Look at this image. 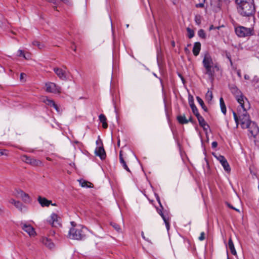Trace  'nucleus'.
<instances>
[{"mask_svg": "<svg viewBox=\"0 0 259 259\" xmlns=\"http://www.w3.org/2000/svg\"><path fill=\"white\" fill-rule=\"evenodd\" d=\"M201 127L203 128V130H204L205 132H207V130H208V129H209V126L208 125V124H207V126H204V125H203V126H202Z\"/></svg>", "mask_w": 259, "mask_h": 259, "instance_id": "c03bdc74", "label": "nucleus"}, {"mask_svg": "<svg viewBox=\"0 0 259 259\" xmlns=\"http://www.w3.org/2000/svg\"><path fill=\"white\" fill-rule=\"evenodd\" d=\"M42 101L47 105L53 107L57 111L59 112V108L54 101L49 99L47 97H44Z\"/></svg>", "mask_w": 259, "mask_h": 259, "instance_id": "2eb2a0df", "label": "nucleus"}, {"mask_svg": "<svg viewBox=\"0 0 259 259\" xmlns=\"http://www.w3.org/2000/svg\"><path fill=\"white\" fill-rule=\"evenodd\" d=\"M46 1L49 3H53L54 5L58 4V0H46Z\"/></svg>", "mask_w": 259, "mask_h": 259, "instance_id": "79ce46f5", "label": "nucleus"}, {"mask_svg": "<svg viewBox=\"0 0 259 259\" xmlns=\"http://www.w3.org/2000/svg\"><path fill=\"white\" fill-rule=\"evenodd\" d=\"M236 34L239 37H245L254 35L253 28H247L242 26H236L235 28Z\"/></svg>", "mask_w": 259, "mask_h": 259, "instance_id": "39448f33", "label": "nucleus"}, {"mask_svg": "<svg viewBox=\"0 0 259 259\" xmlns=\"http://www.w3.org/2000/svg\"><path fill=\"white\" fill-rule=\"evenodd\" d=\"M220 107L221 108L222 112L224 114H226V111H227L226 107L225 104V102L224 101L223 98H221L220 99Z\"/></svg>", "mask_w": 259, "mask_h": 259, "instance_id": "5701e85b", "label": "nucleus"}, {"mask_svg": "<svg viewBox=\"0 0 259 259\" xmlns=\"http://www.w3.org/2000/svg\"><path fill=\"white\" fill-rule=\"evenodd\" d=\"M18 56L19 57H23L26 59H28V57H26V54L24 53V52L21 50H19L18 51Z\"/></svg>", "mask_w": 259, "mask_h": 259, "instance_id": "c9c22d12", "label": "nucleus"}, {"mask_svg": "<svg viewBox=\"0 0 259 259\" xmlns=\"http://www.w3.org/2000/svg\"><path fill=\"white\" fill-rule=\"evenodd\" d=\"M197 118L198 119V121L199 122V124L200 126H202L203 125L207 126V123L206 122V121H205L204 118L202 116L200 115L198 117H197Z\"/></svg>", "mask_w": 259, "mask_h": 259, "instance_id": "393cba45", "label": "nucleus"}, {"mask_svg": "<svg viewBox=\"0 0 259 259\" xmlns=\"http://www.w3.org/2000/svg\"><path fill=\"white\" fill-rule=\"evenodd\" d=\"M42 242L43 244H44L46 246H47L49 248H52L54 246V243L51 241V240L47 238H43L42 240Z\"/></svg>", "mask_w": 259, "mask_h": 259, "instance_id": "4be33fe9", "label": "nucleus"}, {"mask_svg": "<svg viewBox=\"0 0 259 259\" xmlns=\"http://www.w3.org/2000/svg\"><path fill=\"white\" fill-rule=\"evenodd\" d=\"M201 50V44L199 42H196L194 45L193 48V53L194 56H197L199 55Z\"/></svg>", "mask_w": 259, "mask_h": 259, "instance_id": "a211bd4d", "label": "nucleus"}, {"mask_svg": "<svg viewBox=\"0 0 259 259\" xmlns=\"http://www.w3.org/2000/svg\"><path fill=\"white\" fill-rule=\"evenodd\" d=\"M72 227L69 231L68 235L70 238L80 240L86 237L88 230L81 225H76L74 222H71Z\"/></svg>", "mask_w": 259, "mask_h": 259, "instance_id": "20e7f679", "label": "nucleus"}, {"mask_svg": "<svg viewBox=\"0 0 259 259\" xmlns=\"http://www.w3.org/2000/svg\"><path fill=\"white\" fill-rule=\"evenodd\" d=\"M17 201L14 200V199H11L10 200H9V202L11 204H13L14 205L15 204L16 202H17Z\"/></svg>", "mask_w": 259, "mask_h": 259, "instance_id": "a18cd8bd", "label": "nucleus"}, {"mask_svg": "<svg viewBox=\"0 0 259 259\" xmlns=\"http://www.w3.org/2000/svg\"><path fill=\"white\" fill-rule=\"evenodd\" d=\"M203 3H205V0H203Z\"/></svg>", "mask_w": 259, "mask_h": 259, "instance_id": "052dcab7", "label": "nucleus"}, {"mask_svg": "<svg viewBox=\"0 0 259 259\" xmlns=\"http://www.w3.org/2000/svg\"><path fill=\"white\" fill-rule=\"evenodd\" d=\"M38 201L42 207L49 206L51 204V201L47 199L46 198L39 196Z\"/></svg>", "mask_w": 259, "mask_h": 259, "instance_id": "dca6fc26", "label": "nucleus"}, {"mask_svg": "<svg viewBox=\"0 0 259 259\" xmlns=\"http://www.w3.org/2000/svg\"><path fill=\"white\" fill-rule=\"evenodd\" d=\"M51 204L52 205H53V206H56V205H57V204H56V203H52V202H51Z\"/></svg>", "mask_w": 259, "mask_h": 259, "instance_id": "13d9d810", "label": "nucleus"}, {"mask_svg": "<svg viewBox=\"0 0 259 259\" xmlns=\"http://www.w3.org/2000/svg\"><path fill=\"white\" fill-rule=\"evenodd\" d=\"M188 120H189V121H190V122H193V120H192V117H191V116H190V117H189V119H188Z\"/></svg>", "mask_w": 259, "mask_h": 259, "instance_id": "864d4df0", "label": "nucleus"}, {"mask_svg": "<svg viewBox=\"0 0 259 259\" xmlns=\"http://www.w3.org/2000/svg\"><path fill=\"white\" fill-rule=\"evenodd\" d=\"M205 239V233L204 232H202L200 234V236L199 237V240L200 241H203Z\"/></svg>", "mask_w": 259, "mask_h": 259, "instance_id": "58836bf2", "label": "nucleus"}, {"mask_svg": "<svg viewBox=\"0 0 259 259\" xmlns=\"http://www.w3.org/2000/svg\"><path fill=\"white\" fill-rule=\"evenodd\" d=\"M18 194L24 202L29 203L30 202V198L29 195L23 191L18 192Z\"/></svg>", "mask_w": 259, "mask_h": 259, "instance_id": "f3484780", "label": "nucleus"}, {"mask_svg": "<svg viewBox=\"0 0 259 259\" xmlns=\"http://www.w3.org/2000/svg\"><path fill=\"white\" fill-rule=\"evenodd\" d=\"M231 92L235 96L236 99L239 104V106L245 104L246 101H248L247 99L245 98L241 92L236 86H232L230 88Z\"/></svg>", "mask_w": 259, "mask_h": 259, "instance_id": "423d86ee", "label": "nucleus"}, {"mask_svg": "<svg viewBox=\"0 0 259 259\" xmlns=\"http://www.w3.org/2000/svg\"><path fill=\"white\" fill-rule=\"evenodd\" d=\"M119 160H120V162L121 164H123L125 162V161H124V160L123 159V158L122 157V155L121 154V151H120V153H119Z\"/></svg>", "mask_w": 259, "mask_h": 259, "instance_id": "4c0bfd02", "label": "nucleus"}, {"mask_svg": "<svg viewBox=\"0 0 259 259\" xmlns=\"http://www.w3.org/2000/svg\"><path fill=\"white\" fill-rule=\"evenodd\" d=\"M156 199H157V201H158V203H159V204H160V205L161 207L162 208H163V207H162V205H161V203H160V198H159V197L158 196H157Z\"/></svg>", "mask_w": 259, "mask_h": 259, "instance_id": "09e8293b", "label": "nucleus"}, {"mask_svg": "<svg viewBox=\"0 0 259 259\" xmlns=\"http://www.w3.org/2000/svg\"><path fill=\"white\" fill-rule=\"evenodd\" d=\"M4 155H7V154L4 153V151L0 150V156Z\"/></svg>", "mask_w": 259, "mask_h": 259, "instance_id": "8fccbe9b", "label": "nucleus"}, {"mask_svg": "<svg viewBox=\"0 0 259 259\" xmlns=\"http://www.w3.org/2000/svg\"><path fill=\"white\" fill-rule=\"evenodd\" d=\"M228 247L231 252V253L234 255L237 254L236 251L235 250L233 242L231 239L230 238L228 241Z\"/></svg>", "mask_w": 259, "mask_h": 259, "instance_id": "6ab92c4d", "label": "nucleus"}, {"mask_svg": "<svg viewBox=\"0 0 259 259\" xmlns=\"http://www.w3.org/2000/svg\"><path fill=\"white\" fill-rule=\"evenodd\" d=\"M46 91L50 93H59L60 92V88L55 83L48 82L46 83Z\"/></svg>", "mask_w": 259, "mask_h": 259, "instance_id": "9d476101", "label": "nucleus"}, {"mask_svg": "<svg viewBox=\"0 0 259 259\" xmlns=\"http://www.w3.org/2000/svg\"><path fill=\"white\" fill-rule=\"evenodd\" d=\"M14 206L21 211H23V208H25V206L23 205V204L19 201H17L16 202Z\"/></svg>", "mask_w": 259, "mask_h": 259, "instance_id": "a878e982", "label": "nucleus"}, {"mask_svg": "<svg viewBox=\"0 0 259 259\" xmlns=\"http://www.w3.org/2000/svg\"><path fill=\"white\" fill-rule=\"evenodd\" d=\"M187 31L188 32V36L189 38H192L194 36V31L189 27L187 28Z\"/></svg>", "mask_w": 259, "mask_h": 259, "instance_id": "7c9ffc66", "label": "nucleus"}, {"mask_svg": "<svg viewBox=\"0 0 259 259\" xmlns=\"http://www.w3.org/2000/svg\"><path fill=\"white\" fill-rule=\"evenodd\" d=\"M237 5L238 12L241 16L247 18L248 20H252L254 22L255 8L253 0Z\"/></svg>", "mask_w": 259, "mask_h": 259, "instance_id": "f03ea898", "label": "nucleus"}, {"mask_svg": "<svg viewBox=\"0 0 259 259\" xmlns=\"http://www.w3.org/2000/svg\"><path fill=\"white\" fill-rule=\"evenodd\" d=\"M22 160L27 163L30 164L33 166H38L40 165L42 163L39 160H37L34 158H32L31 157L27 155H23L22 156Z\"/></svg>", "mask_w": 259, "mask_h": 259, "instance_id": "1a4fd4ad", "label": "nucleus"}, {"mask_svg": "<svg viewBox=\"0 0 259 259\" xmlns=\"http://www.w3.org/2000/svg\"><path fill=\"white\" fill-rule=\"evenodd\" d=\"M111 225L118 232L121 231L120 226L115 223H111Z\"/></svg>", "mask_w": 259, "mask_h": 259, "instance_id": "f704fd0d", "label": "nucleus"}, {"mask_svg": "<svg viewBox=\"0 0 259 259\" xmlns=\"http://www.w3.org/2000/svg\"><path fill=\"white\" fill-rule=\"evenodd\" d=\"M32 45L33 46H37L38 48L40 50L42 49L45 48V45L43 44H41L37 40L33 41L32 42Z\"/></svg>", "mask_w": 259, "mask_h": 259, "instance_id": "bb28decb", "label": "nucleus"}, {"mask_svg": "<svg viewBox=\"0 0 259 259\" xmlns=\"http://www.w3.org/2000/svg\"><path fill=\"white\" fill-rule=\"evenodd\" d=\"M26 57H28L27 59H28L30 58V54H26Z\"/></svg>", "mask_w": 259, "mask_h": 259, "instance_id": "6e6d98bb", "label": "nucleus"}, {"mask_svg": "<svg viewBox=\"0 0 259 259\" xmlns=\"http://www.w3.org/2000/svg\"><path fill=\"white\" fill-rule=\"evenodd\" d=\"M215 157L221 163L225 170L228 172H230L231 171V168L225 157L221 155Z\"/></svg>", "mask_w": 259, "mask_h": 259, "instance_id": "9b49d317", "label": "nucleus"}, {"mask_svg": "<svg viewBox=\"0 0 259 259\" xmlns=\"http://www.w3.org/2000/svg\"><path fill=\"white\" fill-rule=\"evenodd\" d=\"M198 35L200 38L203 39H205L206 37V33H205L203 29H200L198 31Z\"/></svg>", "mask_w": 259, "mask_h": 259, "instance_id": "2f4dec72", "label": "nucleus"}, {"mask_svg": "<svg viewBox=\"0 0 259 259\" xmlns=\"http://www.w3.org/2000/svg\"><path fill=\"white\" fill-rule=\"evenodd\" d=\"M96 143H97V144H98V141H97V142H96Z\"/></svg>", "mask_w": 259, "mask_h": 259, "instance_id": "e2e57ef3", "label": "nucleus"}, {"mask_svg": "<svg viewBox=\"0 0 259 259\" xmlns=\"http://www.w3.org/2000/svg\"><path fill=\"white\" fill-rule=\"evenodd\" d=\"M99 120L102 123V126L104 128H106L108 127V124L106 122L107 119L104 114H100L99 116Z\"/></svg>", "mask_w": 259, "mask_h": 259, "instance_id": "412c9836", "label": "nucleus"}, {"mask_svg": "<svg viewBox=\"0 0 259 259\" xmlns=\"http://www.w3.org/2000/svg\"><path fill=\"white\" fill-rule=\"evenodd\" d=\"M213 95L212 92L208 91L205 95L206 100L208 101H211L212 99Z\"/></svg>", "mask_w": 259, "mask_h": 259, "instance_id": "c85d7f7f", "label": "nucleus"}, {"mask_svg": "<svg viewBox=\"0 0 259 259\" xmlns=\"http://www.w3.org/2000/svg\"><path fill=\"white\" fill-rule=\"evenodd\" d=\"M253 0H235L237 5L242 4L245 2L252 1Z\"/></svg>", "mask_w": 259, "mask_h": 259, "instance_id": "e433bc0d", "label": "nucleus"}, {"mask_svg": "<svg viewBox=\"0 0 259 259\" xmlns=\"http://www.w3.org/2000/svg\"><path fill=\"white\" fill-rule=\"evenodd\" d=\"M196 99H197V101L198 102V103L200 104V105L202 107V108L206 112L207 111V108L205 106V105H204V103L203 101L202 100V99L201 98H200L199 97H198V96L196 97Z\"/></svg>", "mask_w": 259, "mask_h": 259, "instance_id": "b1692460", "label": "nucleus"}, {"mask_svg": "<svg viewBox=\"0 0 259 259\" xmlns=\"http://www.w3.org/2000/svg\"><path fill=\"white\" fill-rule=\"evenodd\" d=\"M249 108V104L246 101L245 104L238 106L237 112H233V116L236 124L240 123L242 128H247L249 133V136L255 137L259 133V128L257 124L250 120L247 110Z\"/></svg>", "mask_w": 259, "mask_h": 259, "instance_id": "f257e3e1", "label": "nucleus"}, {"mask_svg": "<svg viewBox=\"0 0 259 259\" xmlns=\"http://www.w3.org/2000/svg\"><path fill=\"white\" fill-rule=\"evenodd\" d=\"M218 146V143L216 141H214L211 143V147L212 148H215Z\"/></svg>", "mask_w": 259, "mask_h": 259, "instance_id": "37998d69", "label": "nucleus"}, {"mask_svg": "<svg viewBox=\"0 0 259 259\" xmlns=\"http://www.w3.org/2000/svg\"><path fill=\"white\" fill-rule=\"evenodd\" d=\"M194 20L196 24L199 25L201 23V16L199 15H196L195 16Z\"/></svg>", "mask_w": 259, "mask_h": 259, "instance_id": "473e14b6", "label": "nucleus"}, {"mask_svg": "<svg viewBox=\"0 0 259 259\" xmlns=\"http://www.w3.org/2000/svg\"><path fill=\"white\" fill-rule=\"evenodd\" d=\"M47 159H48L49 160H50V159L49 158H47Z\"/></svg>", "mask_w": 259, "mask_h": 259, "instance_id": "680f3d73", "label": "nucleus"}, {"mask_svg": "<svg viewBox=\"0 0 259 259\" xmlns=\"http://www.w3.org/2000/svg\"><path fill=\"white\" fill-rule=\"evenodd\" d=\"M47 222L53 227H58L61 226L59 217L55 213H52Z\"/></svg>", "mask_w": 259, "mask_h": 259, "instance_id": "6e6552de", "label": "nucleus"}, {"mask_svg": "<svg viewBox=\"0 0 259 259\" xmlns=\"http://www.w3.org/2000/svg\"><path fill=\"white\" fill-rule=\"evenodd\" d=\"M215 28L218 29V28H219V27H214L213 26V25H210V27H209V31H210V30H212V29H215Z\"/></svg>", "mask_w": 259, "mask_h": 259, "instance_id": "49530a36", "label": "nucleus"}, {"mask_svg": "<svg viewBox=\"0 0 259 259\" xmlns=\"http://www.w3.org/2000/svg\"><path fill=\"white\" fill-rule=\"evenodd\" d=\"M22 229L27 233L30 236H34L35 232L34 228L30 225L26 224H22Z\"/></svg>", "mask_w": 259, "mask_h": 259, "instance_id": "ddd939ff", "label": "nucleus"}, {"mask_svg": "<svg viewBox=\"0 0 259 259\" xmlns=\"http://www.w3.org/2000/svg\"><path fill=\"white\" fill-rule=\"evenodd\" d=\"M188 102L190 107L195 105L193 97L191 95H189L188 96Z\"/></svg>", "mask_w": 259, "mask_h": 259, "instance_id": "72a5a7b5", "label": "nucleus"}, {"mask_svg": "<svg viewBox=\"0 0 259 259\" xmlns=\"http://www.w3.org/2000/svg\"><path fill=\"white\" fill-rule=\"evenodd\" d=\"M24 74H24V73H21V75H20V79H21L22 78V77H23V75Z\"/></svg>", "mask_w": 259, "mask_h": 259, "instance_id": "5fc2aeb1", "label": "nucleus"}, {"mask_svg": "<svg viewBox=\"0 0 259 259\" xmlns=\"http://www.w3.org/2000/svg\"><path fill=\"white\" fill-rule=\"evenodd\" d=\"M141 235H142V238L145 239V240H146V238H145V237L144 236V232H142V233H141Z\"/></svg>", "mask_w": 259, "mask_h": 259, "instance_id": "603ef678", "label": "nucleus"}, {"mask_svg": "<svg viewBox=\"0 0 259 259\" xmlns=\"http://www.w3.org/2000/svg\"><path fill=\"white\" fill-rule=\"evenodd\" d=\"M157 211L164 222L167 230H168L170 225L167 213L166 212H163L161 209H158Z\"/></svg>", "mask_w": 259, "mask_h": 259, "instance_id": "f8f14e48", "label": "nucleus"}, {"mask_svg": "<svg viewBox=\"0 0 259 259\" xmlns=\"http://www.w3.org/2000/svg\"><path fill=\"white\" fill-rule=\"evenodd\" d=\"M202 64L205 70L204 73L208 75L210 79L213 80L214 77L215 70L217 71L219 70V65L217 63L213 64L212 59L208 53H205Z\"/></svg>", "mask_w": 259, "mask_h": 259, "instance_id": "7ed1b4c3", "label": "nucleus"}, {"mask_svg": "<svg viewBox=\"0 0 259 259\" xmlns=\"http://www.w3.org/2000/svg\"><path fill=\"white\" fill-rule=\"evenodd\" d=\"M53 70L60 79L64 81L68 79L67 68L65 66L63 68L54 67Z\"/></svg>", "mask_w": 259, "mask_h": 259, "instance_id": "0eeeda50", "label": "nucleus"}, {"mask_svg": "<svg viewBox=\"0 0 259 259\" xmlns=\"http://www.w3.org/2000/svg\"><path fill=\"white\" fill-rule=\"evenodd\" d=\"M195 7L196 8H204V3L203 2L201 3L197 4L195 5Z\"/></svg>", "mask_w": 259, "mask_h": 259, "instance_id": "ea45409f", "label": "nucleus"}, {"mask_svg": "<svg viewBox=\"0 0 259 259\" xmlns=\"http://www.w3.org/2000/svg\"><path fill=\"white\" fill-rule=\"evenodd\" d=\"M126 27H127V28H128V26H129V25H128V24H126Z\"/></svg>", "mask_w": 259, "mask_h": 259, "instance_id": "bf43d9fd", "label": "nucleus"}, {"mask_svg": "<svg viewBox=\"0 0 259 259\" xmlns=\"http://www.w3.org/2000/svg\"><path fill=\"white\" fill-rule=\"evenodd\" d=\"M228 206H229L230 208H231L232 209H234V210H236V211H239V210H238V209H236V208H234V207H233L232 206H231V205L230 204H228Z\"/></svg>", "mask_w": 259, "mask_h": 259, "instance_id": "3c124183", "label": "nucleus"}, {"mask_svg": "<svg viewBox=\"0 0 259 259\" xmlns=\"http://www.w3.org/2000/svg\"><path fill=\"white\" fill-rule=\"evenodd\" d=\"M80 184L82 187H91V185H92V183H88L84 180H80L79 181Z\"/></svg>", "mask_w": 259, "mask_h": 259, "instance_id": "c756f323", "label": "nucleus"}, {"mask_svg": "<svg viewBox=\"0 0 259 259\" xmlns=\"http://www.w3.org/2000/svg\"><path fill=\"white\" fill-rule=\"evenodd\" d=\"M177 119L178 122L182 124H187L189 122V120L186 118L185 115H178Z\"/></svg>", "mask_w": 259, "mask_h": 259, "instance_id": "aec40b11", "label": "nucleus"}, {"mask_svg": "<svg viewBox=\"0 0 259 259\" xmlns=\"http://www.w3.org/2000/svg\"><path fill=\"white\" fill-rule=\"evenodd\" d=\"M95 154L100 157L101 159H104L106 157V153L103 146H99L96 148Z\"/></svg>", "mask_w": 259, "mask_h": 259, "instance_id": "4468645a", "label": "nucleus"}, {"mask_svg": "<svg viewBox=\"0 0 259 259\" xmlns=\"http://www.w3.org/2000/svg\"><path fill=\"white\" fill-rule=\"evenodd\" d=\"M171 45H172V46L173 47H175V42H174V41L171 42Z\"/></svg>", "mask_w": 259, "mask_h": 259, "instance_id": "4d7b16f0", "label": "nucleus"}, {"mask_svg": "<svg viewBox=\"0 0 259 259\" xmlns=\"http://www.w3.org/2000/svg\"><path fill=\"white\" fill-rule=\"evenodd\" d=\"M191 108L194 114L196 116V117L200 116V114L199 113L198 110L195 105L191 106Z\"/></svg>", "mask_w": 259, "mask_h": 259, "instance_id": "cd10ccee", "label": "nucleus"}, {"mask_svg": "<svg viewBox=\"0 0 259 259\" xmlns=\"http://www.w3.org/2000/svg\"><path fill=\"white\" fill-rule=\"evenodd\" d=\"M122 164V165L123 167V168H124L126 170H127V171H129V172L130 171L129 168L128 167L127 165H126V162H125V163H123V164Z\"/></svg>", "mask_w": 259, "mask_h": 259, "instance_id": "a19ab883", "label": "nucleus"}, {"mask_svg": "<svg viewBox=\"0 0 259 259\" xmlns=\"http://www.w3.org/2000/svg\"><path fill=\"white\" fill-rule=\"evenodd\" d=\"M227 58L229 59V61H230V62L231 65H232L233 63H232V60H231V59L230 56L227 55Z\"/></svg>", "mask_w": 259, "mask_h": 259, "instance_id": "de8ad7c7", "label": "nucleus"}]
</instances>
